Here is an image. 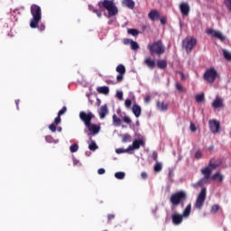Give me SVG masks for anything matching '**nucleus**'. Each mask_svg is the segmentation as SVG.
<instances>
[{"label": "nucleus", "instance_id": "56", "mask_svg": "<svg viewBox=\"0 0 231 231\" xmlns=\"http://www.w3.org/2000/svg\"><path fill=\"white\" fill-rule=\"evenodd\" d=\"M179 74L180 75L181 77V80H185V74H183V72H179Z\"/></svg>", "mask_w": 231, "mask_h": 231}, {"label": "nucleus", "instance_id": "42", "mask_svg": "<svg viewBox=\"0 0 231 231\" xmlns=\"http://www.w3.org/2000/svg\"><path fill=\"white\" fill-rule=\"evenodd\" d=\"M68 111V108L66 106H63L59 112H58V116H62L64 113Z\"/></svg>", "mask_w": 231, "mask_h": 231}, {"label": "nucleus", "instance_id": "55", "mask_svg": "<svg viewBox=\"0 0 231 231\" xmlns=\"http://www.w3.org/2000/svg\"><path fill=\"white\" fill-rule=\"evenodd\" d=\"M39 28H40V32H44L46 26H44V24L42 23V24L39 26Z\"/></svg>", "mask_w": 231, "mask_h": 231}, {"label": "nucleus", "instance_id": "13", "mask_svg": "<svg viewBox=\"0 0 231 231\" xmlns=\"http://www.w3.org/2000/svg\"><path fill=\"white\" fill-rule=\"evenodd\" d=\"M180 11L181 15H183L184 17L189 16V14H190V5H189V3L182 2L180 5Z\"/></svg>", "mask_w": 231, "mask_h": 231}, {"label": "nucleus", "instance_id": "46", "mask_svg": "<svg viewBox=\"0 0 231 231\" xmlns=\"http://www.w3.org/2000/svg\"><path fill=\"white\" fill-rule=\"evenodd\" d=\"M88 10H90V12H93L95 14V12H97L98 9L95 8L93 5H88Z\"/></svg>", "mask_w": 231, "mask_h": 231}, {"label": "nucleus", "instance_id": "14", "mask_svg": "<svg viewBox=\"0 0 231 231\" xmlns=\"http://www.w3.org/2000/svg\"><path fill=\"white\" fill-rule=\"evenodd\" d=\"M116 70L117 73H119L116 76L117 82H122V80H124V76L125 75V67L120 64L116 67Z\"/></svg>", "mask_w": 231, "mask_h": 231}, {"label": "nucleus", "instance_id": "60", "mask_svg": "<svg viewBox=\"0 0 231 231\" xmlns=\"http://www.w3.org/2000/svg\"><path fill=\"white\" fill-rule=\"evenodd\" d=\"M73 164H74V165H79V161L76 160V159H74V160H73Z\"/></svg>", "mask_w": 231, "mask_h": 231}, {"label": "nucleus", "instance_id": "50", "mask_svg": "<svg viewBox=\"0 0 231 231\" xmlns=\"http://www.w3.org/2000/svg\"><path fill=\"white\" fill-rule=\"evenodd\" d=\"M88 149L89 151H97V149H98V145H89Z\"/></svg>", "mask_w": 231, "mask_h": 231}, {"label": "nucleus", "instance_id": "54", "mask_svg": "<svg viewBox=\"0 0 231 231\" xmlns=\"http://www.w3.org/2000/svg\"><path fill=\"white\" fill-rule=\"evenodd\" d=\"M94 14H96L97 15V17H99V18L102 17V13L100 11H98V9H97V11H95Z\"/></svg>", "mask_w": 231, "mask_h": 231}, {"label": "nucleus", "instance_id": "5", "mask_svg": "<svg viewBox=\"0 0 231 231\" xmlns=\"http://www.w3.org/2000/svg\"><path fill=\"white\" fill-rule=\"evenodd\" d=\"M190 212H192V204H188L185 208L182 215L179 213H175L171 216V221L173 225H181L183 223V217L186 219L190 217Z\"/></svg>", "mask_w": 231, "mask_h": 231}, {"label": "nucleus", "instance_id": "12", "mask_svg": "<svg viewBox=\"0 0 231 231\" xmlns=\"http://www.w3.org/2000/svg\"><path fill=\"white\" fill-rule=\"evenodd\" d=\"M140 149V145H131L127 149L118 148L116 150V154H123V152H128V154H133V151Z\"/></svg>", "mask_w": 231, "mask_h": 231}, {"label": "nucleus", "instance_id": "36", "mask_svg": "<svg viewBox=\"0 0 231 231\" xmlns=\"http://www.w3.org/2000/svg\"><path fill=\"white\" fill-rule=\"evenodd\" d=\"M45 140H46L47 143H59V141H56L51 135H47L45 137Z\"/></svg>", "mask_w": 231, "mask_h": 231}, {"label": "nucleus", "instance_id": "30", "mask_svg": "<svg viewBox=\"0 0 231 231\" xmlns=\"http://www.w3.org/2000/svg\"><path fill=\"white\" fill-rule=\"evenodd\" d=\"M195 100L196 102H198L199 104H203V102H205V94L201 93L199 94L195 97Z\"/></svg>", "mask_w": 231, "mask_h": 231}, {"label": "nucleus", "instance_id": "27", "mask_svg": "<svg viewBox=\"0 0 231 231\" xmlns=\"http://www.w3.org/2000/svg\"><path fill=\"white\" fill-rule=\"evenodd\" d=\"M211 180H217V181H220V183L223 181V180H225V177L223 175H221V173L217 172L215 173L212 177Z\"/></svg>", "mask_w": 231, "mask_h": 231}, {"label": "nucleus", "instance_id": "25", "mask_svg": "<svg viewBox=\"0 0 231 231\" xmlns=\"http://www.w3.org/2000/svg\"><path fill=\"white\" fill-rule=\"evenodd\" d=\"M123 5L127 6L130 10H133L134 8V1L133 0H123Z\"/></svg>", "mask_w": 231, "mask_h": 231}, {"label": "nucleus", "instance_id": "37", "mask_svg": "<svg viewBox=\"0 0 231 231\" xmlns=\"http://www.w3.org/2000/svg\"><path fill=\"white\" fill-rule=\"evenodd\" d=\"M134 100V97H133L132 99L127 98L125 101V107H127V109L131 108V106H132Z\"/></svg>", "mask_w": 231, "mask_h": 231}, {"label": "nucleus", "instance_id": "16", "mask_svg": "<svg viewBox=\"0 0 231 231\" xmlns=\"http://www.w3.org/2000/svg\"><path fill=\"white\" fill-rule=\"evenodd\" d=\"M208 124H209V129L211 132H213L214 134L219 133V127H221L219 121L210 120Z\"/></svg>", "mask_w": 231, "mask_h": 231}, {"label": "nucleus", "instance_id": "21", "mask_svg": "<svg viewBox=\"0 0 231 231\" xmlns=\"http://www.w3.org/2000/svg\"><path fill=\"white\" fill-rule=\"evenodd\" d=\"M156 106H157V109H159V111L165 112V111H167V109H169V104L165 103L163 101H157Z\"/></svg>", "mask_w": 231, "mask_h": 231}, {"label": "nucleus", "instance_id": "35", "mask_svg": "<svg viewBox=\"0 0 231 231\" xmlns=\"http://www.w3.org/2000/svg\"><path fill=\"white\" fill-rule=\"evenodd\" d=\"M222 51H223L224 59H226V60H231V52L226 50H223Z\"/></svg>", "mask_w": 231, "mask_h": 231}, {"label": "nucleus", "instance_id": "10", "mask_svg": "<svg viewBox=\"0 0 231 231\" xmlns=\"http://www.w3.org/2000/svg\"><path fill=\"white\" fill-rule=\"evenodd\" d=\"M198 44V40L196 38H190L189 40L183 41V46L187 53H190L194 50V46Z\"/></svg>", "mask_w": 231, "mask_h": 231}, {"label": "nucleus", "instance_id": "20", "mask_svg": "<svg viewBox=\"0 0 231 231\" xmlns=\"http://www.w3.org/2000/svg\"><path fill=\"white\" fill-rule=\"evenodd\" d=\"M148 17L151 21H159L160 19V12L158 10H152L148 14Z\"/></svg>", "mask_w": 231, "mask_h": 231}, {"label": "nucleus", "instance_id": "18", "mask_svg": "<svg viewBox=\"0 0 231 231\" xmlns=\"http://www.w3.org/2000/svg\"><path fill=\"white\" fill-rule=\"evenodd\" d=\"M99 115V118L104 119L109 113V109L107 108V105H103L97 111Z\"/></svg>", "mask_w": 231, "mask_h": 231}, {"label": "nucleus", "instance_id": "19", "mask_svg": "<svg viewBox=\"0 0 231 231\" xmlns=\"http://www.w3.org/2000/svg\"><path fill=\"white\" fill-rule=\"evenodd\" d=\"M60 122H61L60 116H58L54 119V123H52L51 125H49L50 131H51V133H56L57 125H59V124H60Z\"/></svg>", "mask_w": 231, "mask_h": 231}, {"label": "nucleus", "instance_id": "51", "mask_svg": "<svg viewBox=\"0 0 231 231\" xmlns=\"http://www.w3.org/2000/svg\"><path fill=\"white\" fill-rule=\"evenodd\" d=\"M97 173L102 175V174H106V170L104 168H100L98 171H97Z\"/></svg>", "mask_w": 231, "mask_h": 231}, {"label": "nucleus", "instance_id": "61", "mask_svg": "<svg viewBox=\"0 0 231 231\" xmlns=\"http://www.w3.org/2000/svg\"><path fill=\"white\" fill-rule=\"evenodd\" d=\"M16 107L19 109V99L15 100Z\"/></svg>", "mask_w": 231, "mask_h": 231}, {"label": "nucleus", "instance_id": "39", "mask_svg": "<svg viewBox=\"0 0 231 231\" xmlns=\"http://www.w3.org/2000/svg\"><path fill=\"white\" fill-rule=\"evenodd\" d=\"M132 145H143V140H141V139H135Z\"/></svg>", "mask_w": 231, "mask_h": 231}, {"label": "nucleus", "instance_id": "9", "mask_svg": "<svg viewBox=\"0 0 231 231\" xmlns=\"http://www.w3.org/2000/svg\"><path fill=\"white\" fill-rule=\"evenodd\" d=\"M217 79V71L214 68L208 69L204 73V80L208 84H214Z\"/></svg>", "mask_w": 231, "mask_h": 231}, {"label": "nucleus", "instance_id": "7", "mask_svg": "<svg viewBox=\"0 0 231 231\" xmlns=\"http://www.w3.org/2000/svg\"><path fill=\"white\" fill-rule=\"evenodd\" d=\"M187 200V193L183 190L175 192L171 194L170 201L173 207H178V205L183 203Z\"/></svg>", "mask_w": 231, "mask_h": 231}, {"label": "nucleus", "instance_id": "15", "mask_svg": "<svg viewBox=\"0 0 231 231\" xmlns=\"http://www.w3.org/2000/svg\"><path fill=\"white\" fill-rule=\"evenodd\" d=\"M212 107L214 109H223V107H225V104L223 103V97L217 96L212 102Z\"/></svg>", "mask_w": 231, "mask_h": 231}, {"label": "nucleus", "instance_id": "4", "mask_svg": "<svg viewBox=\"0 0 231 231\" xmlns=\"http://www.w3.org/2000/svg\"><path fill=\"white\" fill-rule=\"evenodd\" d=\"M151 55H157L160 57L165 53V45L162 40L153 42L147 46Z\"/></svg>", "mask_w": 231, "mask_h": 231}, {"label": "nucleus", "instance_id": "57", "mask_svg": "<svg viewBox=\"0 0 231 231\" xmlns=\"http://www.w3.org/2000/svg\"><path fill=\"white\" fill-rule=\"evenodd\" d=\"M145 102L148 104V102H151V97L146 96L145 97Z\"/></svg>", "mask_w": 231, "mask_h": 231}, {"label": "nucleus", "instance_id": "48", "mask_svg": "<svg viewBox=\"0 0 231 231\" xmlns=\"http://www.w3.org/2000/svg\"><path fill=\"white\" fill-rule=\"evenodd\" d=\"M189 128H190V131H191L192 133H196V130H197L196 125H194L193 123H191Z\"/></svg>", "mask_w": 231, "mask_h": 231}, {"label": "nucleus", "instance_id": "29", "mask_svg": "<svg viewBox=\"0 0 231 231\" xmlns=\"http://www.w3.org/2000/svg\"><path fill=\"white\" fill-rule=\"evenodd\" d=\"M121 137H122L123 143H127L132 142V138L129 134H124L123 135H121Z\"/></svg>", "mask_w": 231, "mask_h": 231}, {"label": "nucleus", "instance_id": "44", "mask_svg": "<svg viewBox=\"0 0 231 231\" xmlns=\"http://www.w3.org/2000/svg\"><path fill=\"white\" fill-rule=\"evenodd\" d=\"M116 97L119 100H124V92L122 91H117Z\"/></svg>", "mask_w": 231, "mask_h": 231}, {"label": "nucleus", "instance_id": "59", "mask_svg": "<svg viewBox=\"0 0 231 231\" xmlns=\"http://www.w3.org/2000/svg\"><path fill=\"white\" fill-rule=\"evenodd\" d=\"M56 131H58L59 133H60V132L62 131V127H60V126L56 127Z\"/></svg>", "mask_w": 231, "mask_h": 231}, {"label": "nucleus", "instance_id": "43", "mask_svg": "<svg viewBox=\"0 0 231 231\" xmlns=\"http://www.w3.org/2000/svg\"><path fill=\"white\" fill-rule=\"evenodd\" d=\"M69 149L70 152H77L79 151V145H71Z\"/></svg>", "mask_w": 231, "mask_h": 231}, {"label": "nucleus", "instance_id": "11", "mask_svg": "<svg viewBox=\"0 0 231 231\" xmlns=\"http://www.w3.org/2000/svg\"><path fill=\"white\" fill-rule=\"evenodd\" d=\"M206 33L208 35H211V37H215L216 39H219V41H225V36L223 35V33H221V32L219 31H216L214 29H208L206 31Z\"/></svg>", "mask_w": 231, "mask_h": 231}, {"label": "nucleus", "instance_id": "45", "mask_svg": "<svg viewBox=\"0 0 231 231\" xmlns=\"http://www.w3.org/2000/svg\"><path fill=\"white\" fill-rule=\"evenodd\" d=\"M160 22H161V24H167V17L166 16H162L161 19H160Z\"/></svg>", "mask_w": 231, "mask_h": 231}, {"label": "nucleus", "instance_id": "22", "mask_svg": "<svg viewBox=\"0 0 231 231\" xmlns=\"http://www.w3.org/2000/svg\"><path fill=\"white\" fill-rule=\"evenodd\" d=\"M145 65L149 69H154V68H156V60L152 58H146Z\"/></svg>", "mask_w": 231, "mask_h": 231}, {"label": "nucleus", "instance_id": "64", "mask_svg": "<svg viewBox=\"0 0 231 231\" xmlns=\"http://www.w3.org/2000/svg\"><path fill=\"white\" fill-rule=\"evenodd\" d=\"M71 145H77V143H72Z\"/></svg>", "mask_w": 231, "mask_h": 231}, {"label": "nucleus", "instance_id": "58", "mask_svg": "<svg viewBox=\"0 0 231 231\" xmlns=\"http://www.w3.org/2000/svg\"><path fill=\"white\" fill-rule=\"evenodd\" d=\"M97 104L98 106H100V104H102V101L100 100V98H97Z\"/></svg>", "mask_w": 231, "mask_h": 231}, {"label": "nucleus", "instance_id": "38", "mask_svg": "<svg viewBox=\"0 0 231 231\" xmlns=\"http://www.w3.org/2000/svg\"><path fill=\"white\" fill-rule=\"evenodd\" d=\"M224 5L228 12H231V0H224Z\"/></svg>", "mask_w": 231, "mask_h": 231}, {"label": "nucleus", "instance_id": "52", "mask_svg": "<svg viewBox=\"0 0 231 231\" xmlns=\"http://www.w3.org/2000/svg\"><path fill=\"white\" fill-rule=\"evenodd\" d=\"M152 159L154 160V162H158V153L157 152H153Z\"/></svg>", "mask_w": 231, "mask_h": 231}, {"label": "nucleus", "instance_id": "33", "mask_svg": "<svg viewBox=\"0 0 231 231\" xmlns=\"http://www.w3.org/2000/svg\"><path fill=\"white\" fill-rule=\"evenodd\" d=\"M127 33L129 35H133V37H138L140 32L137 29H128Z\"/></svg>", "mask_w": 231, "mask_h": 231}, {"label": "nucleus", "instance_id": "28", "mask_svg": "<svg viewBox=\"0 0 231 231\" xmlns=\"http://www.w3.org/2000/svg\"><path fill=\"white\" fill-rule=\"evenodd\" d=\"M112 118L114 125H116L117 127H120V125H122V119L117 117L116 115H114Z\"/></svg>", "mask_w": 231, "mask_h": 231}, {"label": "nucleus", "instance_id": "3", "mask_svg": "<svg viewBox=\"0 0 231 231\" xmlns=\"http://www.w3.org/2000/svg\"><path fill=\"white\" fill-rule=\"evenodd\" d=\"M31 14L32 18L31 19L30 26L32 28H39V23H41V19H42V11L41 10V6L35 4L32 5Z\"/></svg>", "mask_w": 231, "mask_h": 231}, {"label": "nucleus", "instance_id": "53", "mask_svg": "<svg viewBox=\"0 0 231 231\" xmlns=\"http://www.w3.org/2000/svg\"><path fill=\"white\" fill-rule=\"evenodd\" d=\"M88 145H97V143H95V141H93V139H89Z\"/></svg>", "mask_w": 231, "mask_h": 231}, {"label": "nucleus", "instance_id": "6", "mask_svg": "<svg viewBox=\"0 0 231 231\" xmlns=\"http://www.w3.org/2000/svg\"><path fill=\"white\" fill-rule=\"evenodd\" d=\"M99 8H105L108 12V17H113L118 14V8L115 5V2L113 0H104L102 2H99L98 4Z\"/></svg>", "mask_w": 231, "mask_h": 231}, {"label": "nucleus", "instance_id": "41", "mask_svg": "<svg viewBox=\"0 0 231 231\" xmlns=\"http://www.w3.org/2000/svg\"><path fill=\"white\" fill-rule=\"evenodd\" d=\"M217 210H219V205H213L211 207V213L212 214H216V212H217Z\"/></svg>", "mask_w": 231, "mask_h": 231}, {"label": "nucleus", "instance_id": "26", "mask_svg": "<svg viewBox=\"0 0 231 231\" xmlns=\"http://www.w3.org/2000/svg\"><path fill=\"white\" fill-rule=\"evenodd\" d=\"M157 67L159 68V69H165V68H167V60H157Z\"/></svg>", "mask_w": 231, "mask_h": 231}, {"label": "nucleus", "instance_id": "62", "mask_svg": "<svg viewBox=\"0 0 231 231\" xmlns=\"http://www.w3.org/2000/svg\"><path fill=\"white\" fill-rule=\"evenodd\" d=\"M141 176H142L143 179H145V172L143 171V172L141 173Z\"/></svg>", "mask_w": 231, "mask_h": 231}, {"label": "nucleus", "instance_id": "8", "mask_svg": "<svg viewBox=\"0 0 231 231\" xmlns=\"http://www.w3.org/2000/svg\"><path fill=\"white\" fill-rule=\"evenodd\" d=\"M207 199V188H202L199 194L197 197L196 202L194 204V208L197 210H201L203 205H205V200Z\"/></svg>", "mask_w": 231, "mask_h": 231}, {"label": "nucleus", "instance_id": "31", "mask_svg": "<svg viewBox=\"0 0 231 231\" xmlns=\"http://www.w3.org/2000/svg\"><path fill=\"white\" fill-rule=\"evenodd\" d=\"M175 88L179 93H187V89L180 82L176 83Z\"/></svg>", "mask_w": 231, "mask_h": 231}, {"label": "nucleus", "instance_id": "34", "mask_svg": "<svg viewBox=\"0 0 231 231\" xmlns=\"http://www.w3.org/2000/svg\"><path fill=\"white\" fill-rule=\"evenodd\" d=\"M115 178H116V180H124V178H125V172L124 171L116 172Z\"/></svg>", "mask_w": 231, "mask_h": 231}, {"label": "nucleus", "instance_id": "23", "mask_svg": "<svg viewBox=\"0 0 231 231\" xmlns=\"http://www.w3.org/2000/svg\"><path fill=\"white\" fill-rule=\"evenodd\" d=\"M97 91L100 95H109V87H97Z\"/></svg>", "mask_w": 231, "mask_h": 231}, {"label": "nucleus", "instance_id": "47", "mask_svg": "<svg viewBox=\"0 0 231 231\" xmlns=\"http://www.w3.org/2000/svg\"><path fill=\"white\" fill-rule=\"evenodd\" d=\"M123 120H124V122H125V124H131V118H129V116H125L124 118H123Z\"/></svg>", "mask_w": 231, "mask_h": 231}, {"label": "nucleus", "instance_id": "2", "mask_svg": "<svg viewBox=\"0 0 231 231\" xmlns=\"http://www.w3.org/2000/svg\"><path fill=\"white\" fill-rule=\"evenodd\" d=\"M214 169H217V164L213 163L212 161H209L208 166L201 170V173L203 174L204 177L197 183L192 184L193 189H198V187H202L203 185H205L207 181L210 180V176Z\"/></svg>", "mask_w": 231, "mask_h": 231}, {"label": "nucleus", "instance_id": "17", "mask_svg": "<svg viewBox=\"0 0 231 231\" xmlns=\"http://www.w3.org/2000/svg\"><path fill=\"white\" fill-rule=\"evenodd\" d=\"M124 44H125L126 46L130 44L131 50H134V51L140 50V45H138V42L133 41L132 39L125 38L124 40Z\"/></svg>", "mask_w": 231, "mask_h": 231}, {"label": "nucleus", "instance_id": "49", "mask_svg": "<svg viewBox=\"0 0 231 231\" xmlns=\"http://www.w3.org/2000/svg\"><path fill=\"white\" fill-rule=\"evenodd\" d=\"M202 156L203 154L199 151L195 153V157L197 158V160L201 159Z\"/></svg>", "mask_w": 231, "mask_h": 231}, {"label": "nucleus", "instance_id": "1", "mask_svg": "<svg viewBox=\"0 0 231 231\" xmlns=\"http://www.w3.org/2000/svg\"><path fill=\"white\" fill-rule=\"evenodd\" d=\"M93 118H95V116L92 114V112H79V119L82 123L85 124V126L88 128L89 134H93V136H95L100 133L102 126H100V124H92L91 120H93Z\"/></svg>", "mask_w": 231, "mask_h": 231}, {"label": "nucleus", "instance_id": "32", "mask_svg": "<svg viewBox=\"0 0 231 231\" xmlns=\"http://www.w3.org/2000/svg\"><path fill=\"white\" fill-rule=\"evenodd\" d=\"M162 169H163V165L162 164V162H157L153 166L154 172H162Z\"/></svg>", "mask_w": 231, "mask_h": 231}, {"label": "nucleus", "instance_id": "40", "mask_svg": "<svg viewBox=\"0 0 231 231\" xmlns=\"http://www.w3.org/2000/svg\"><path fill=\"white\" fill-rule=\"evenodd\" d=\"M106 217H107V223H111V221H113V219H115V217H116V215L108 214Z\"/></svg>", "mask_w": 231, "mask_h": 231}, {"label": "nucleus", "instance_id": "63", "mask_svg": "<svg viewBox=\"0 0 231 231\" xmlns=\"http://www.w3.org/2000/svg\"><path fill=\"white\" fill-rule=\"evenodd\" d=\"M208 149V151H214V146H209Z\"/></svg>", "mask_w": 231, "mask_h": 231}, {"label": "nucleus", "instance_id": "24", "mask_svg": "<svg viewBox=\"0 0 231 231\" xmlns=\"http://www.w3.org/2000/svg\"><path fill=\"white\" fill-rule=\"evenodd\" d=\"M132 111H133L134 116H136V118H138V116H140V115H142V108L138 105H134L132 107Z\"/></svg>", "mask_w": 231, "mask_h": 231}]
</instances>
